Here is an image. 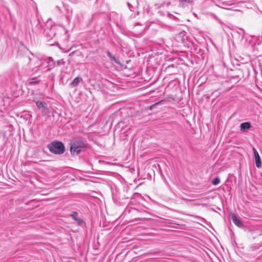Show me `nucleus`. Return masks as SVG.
Segmentation results:
<instances>
[{"mask_svg":"<svg viewBox=\"0 0 262 262\" xmlns=\"http://www.w3.org/2000/svg\"><path fill=\"white\" fill-rule=\"evenodd\" d=\"M253 151L254 156V160L255 162L256 166L258 168H260L261 167L262 163L260 157L255 148H253Z\"/></svg>","mask_w":262,"mask_h":262,"instance_id":"nucleus-5","label":"nucleus"},{"mask_svg":"<svg viewBox=\"0 0 262 262\" xmlns=\"http://www.w3.org/2000/svg\"><path fill=\"white\" fill-rule=\"evenodd\" d=\"M107 54L112 60H113L115 62H116L117 64H120V62L119 61V60L114 55H113L110 52L107 51Z\"/></svg>","mask_w":262,"mask_h":262,"instance_id":"nucleus-9","label":"nucleus"},{"mask_svg":"<svg viewBox=\"0 0 262 262\" xmlns=\"http://www.w3.org/2000/svg\"><path fill=\"white\" fill-rule=\"evenodd\" d=\"M220 179L218 178H216L213 180L212 184L214 185H216L220 183Z\"/></svg>","mask_w":262,"mask_h":262,"instance_id":"nucleus-10","label":"nucleus"},{"mask_svg":"<svg viewBox=\"0 0 262 262\" xmlns=\"http://www.w3.org/2000/svg\"><path fill=\"white\" fill-rule=\"evenodd\" d=\"M36 104L37 108L41 110L43 114L47 115L49 113L47 104L46 103L40 101H36Z\"/></svg>","mask_w":262,"mask_h":262,"instance_id":"nucleus-4","label":"nucleus"},{"mask_svg":"<svg viewBox=\"0 0 262 262\" xmlns=\"http://www.w3.org/2000/svg\"><path fill=\"white\" fill-rule=\"evenodd\" d=\"M230 217L233 222L238 227L242 226V223L238 219V217L235 214H230Z\"/></svg>","mask_w":262,"mask_h":262,"instance_id":"nucleus-6","label":"nucleus"},{"mask_svg":"<svg viewBox=\"0 0 262 262\" xmlns=\"http://www.w3.org/2000/svg\"><path fill=\"white\" fill-rule=\"evenodd\" d=\"M55 64L56 63L51 57L48 58L46 61H43L37 56H33L32 58H30L29 66L30 69L33 72H37L39 70L47 71L54 67Z\"/></svg>","mask_w":262,"mask_h":262,"instance_id":"nucleus-1","label":"nucleus"},{"mask_svg":"<svg viewBox=\"0 0 262 262\" xmlns=\"http://www.w3.org/2000/svg\"><path fill=\"white\" fill-rule=\"evenodd\" d=\"M250 126V124L249 122L242 123L240 125L241 130H245V129H248Z\"/></svg>","mask_w":262,"mask_h":262,"instance_id":"nucleus-8","label":"nucleus"},{"mask_svg":"<svg viewBox=\"0 0 262 262\" xmlns=\"http://www.w3.org/2000/svg\"><path fill=\"white\" fill-rule=\"evenodd\" d=\"M77 216V213L76 212H75L72 215V216L73 217V219H74L75 220H76V217Z\"/></svg>","mask_w":262,"mask_h":262,"instance_id":"nucleus-12","label":"nucleus"},{"mask_svg":"<svg viewBox=\"0 0 262 262\" xmlns=\"http://www.w3.org/2000/svg\"><path fill=\"white\" fill-rule=\"evenodd\" d=\"M82 146L78 142H74L71 145V152L72 154H78L82 150Z\"/></svg>","mask_w":262,"mask_h":262,"instance_id":"nucleus-3","label":"nucleus"},{"mask_svg":"<svg viewBox=\"0 0 262 262\" xmlns=\"http://www.w3.org/2000/svg\"><path fill=\"white\" fill-rule=\"evenodd\" d=\"M49 150L55 154H61L64 151V145L60 142H53L51 144L48 145Z\"/></svg>","mask_w":262,"mask_h":262,"instance_id":"nucleus-2","label":"nucleus"},{"mask_svg":"<svg viewBox=\"0 0 262 262\" xmlns=\"http://www.w3.org/2000/svg\"><path fill=\"white\" fill-rule=\"evenodd\" d=\"M82 80V79L81 78H79L78 77L75 78L73 81L71 83L70 85L72 87H75L77 86L79 82Z\"/></svg>","mask_w":262,"mask_h":262,"instance_id":"nucleus-7","label":"nucleus"},{"mask_svg":"<svg viewBox=\"0 0 262 262\" xmlns=\"http://www.w3.org/2000/svg\"><path fill=\"white\" fill-rule=\"evenodd\" d=\"M223 5L225 6V7H223L224 8L228 9V10H231V8H229L228 7H226V5H227L226 4H223Z\"/></svg>","mask_w":262,"mask_h":262,"instance_id":"nucleus-13","label":"nucleus"},{"mask_svg":"<svg viewBox=\"0 0 262 262\" xmlns=\"http://www.w3.org/2000/svg\"><path fill=\"white\" fill-rule=\"evenodd\" d=\"M65 62L63 60V59H60V60H58L57 62H56V64L57 66H59L60 64H62L63 65L64 64Z\"/></svg>","mask_w":262,"mask_h":262,"instance_id":"nucleus-11","label":"nucleus"}]
</instances>
